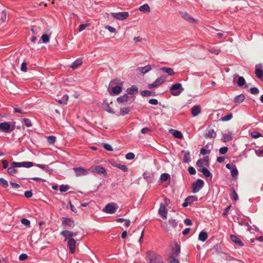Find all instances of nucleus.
Masks as SVG:
<instances>
[{
    "label": "nucleus",
    "instance_id": "28",
    "mask_svg": "<svg viewBox=\"0 0 263 263\" xmlns=\"http://www.w3.org/2000/svg\"><path fill=\"white\" fill-rule=\"evenodd\" d=\"M83 63L82 59H78L76 60L73 64L70 66V67L72 68L73 69H75L77 68L78 67L81 66Z\"/></svg>",
    "mask_w": 263,
    "mask_h": 263
},
{
    "label": "nucleus",
    "instance_id": "16",
    "mask_svg": "<svg viewBox=\"0 0 263 263\" xmlns=\"http://www.w3.org/2000/svg\"><path fill=\"white\" fill-rule=\"evenodd\" d=\"M68 246L69 248L71 253H74L76 249V241L74 239H70L67 240Z\"/></svg>",
    "mask_w": 263,
    "mask_h": 263
},
{
    "label": "nucleus",
    "instance_id": "17",
    "mask_svg": "<svg viewBox=\"0 0 263 263\" xmlns=\"http://www.w3.org/2000/svg\"><path fill=\"white\" fill-rule=\"evenodd\" d=\"M236 77H238V79L237 81V85L239 87H243L246 84V81L244 78L241 76H238L237 74H235L234 75V81L235 80Z\"/></svg>",
    "mask_w": 263,
    "mask_h": 263
},
{
    "label": "nucleus",
    "instance_id": "39",
    "mask_svg": "<svg viewBox=\"0 0 263 263\" xmlns=\"http://www.w3.org/2000/svg\"><path fill=\"white\" fill-rule=\"evenodd\" d=\"M184 153V162H189L190 161V154L189 152H183Z\"/></svg>",
    "mask_w": 263,
    "mask_h": 263
},
{
    "label": "nucleus",
    "instance_id": "29",
    "mask_svg": "<svg viewBox=\"0 0 263 263\" xmlns=\"http://www.w3.org/2000/svg\"><path fill=\"white\" fill-rule=\"evenodd\" d=\"M138 10L140 11L144 12H147L149 13L151 11V8L148 5V4H144L141 6H140Z\"/></svg>",
    "mask_w": 263,
    "mask_h": 263
},
{
    "label": "nucleus",
    "instance_id": "8",
    "mask_svg": "<svg viewBox=\"0 0 263 263\" xmlns=\"http://www.w3.org/2000/svg\"><path fill=\"white\" fill-rule=\"evenodd\" d=\"M166 80L165 77L162 76L160 77L157 78L153 83L148 85V88L149 89L156 87L161 85Z\"/></svg>",
    "mask_w": 263,
    "mask_h": 263
},
{
    "label": "nucleus",
    "instance_id": "13",
    "mask_svg": "<svg viewBox=\"0 0 263 263\" xmlns=\"http://www.w3.org/2000/svg\"><path fill=\"white\" fill-rule=\"evenodd\" d=\"M61 235L65 237V240H68L70 239H73V236H76V234L71 231L64 230L61 232Z\"/></svg>",
    "mask_w": 263,
    "mask_h": 263
},
{
    "label": "nucleus",
    "instance_id": "15",
    "mask_svg": "<svg viewBox=\"0 0 263 263\" xmlns=\"http://www.w3.org/2000/svg\"><path fill=\"white\" fill-rule=\"evenodd\" d=\"M255 74L256 76L263 81V70L261 65H257L255 67Z\"/></svg>",
    "mask_w": 263,
    "mask_h": 263
},
{
    "label": "nucleus",
    "instance_id": "40",
    "mask_svg": "<svg viewBox=\"0 0 263 263\" xmlns=\"http://www.w3.org/2000/svg\"><path fill=\"white\" fill-rule=\"evenodd\" d=\"M231 198L232 200L235 201L237 200L238 199L237 194L233 189L231 190Z\"/></svg>",
    "mask_w": 263,
    "mask_h": 263
},
{
    "label": "nucleus",
    "instance_id": "31",
    "mask_svg": "<svg viewBox=\"0 0 263 263\" xmlns=\"http://www.w3.org/2000/svg\"><path fill=\"white\" fill-rule=\"evenodd\" d=\"M245 99V97L243 95L240 94L237 96L234 99V102L237 104H240L242 103Z\"/></svg>",
    "mask_w": 263,
    "mask_h": 263
},
{
    "label": "nucleus",
    "instance_id": "23",
    "mask_svg": "<svg viewBox=\"0 0 263 263\" xmlns=\"http://www.w3.org/2000/svg\"><path fill=\"white\" fill-rule=\"evenodd\" d=\"M216 136V132L212 129H210L208 130L205 134V137L207 139L215 138Z\"/></svg>",
    "mask_w": 263,
    "mask_h": 263
},
{
    "label": "nucleus",
    "instance_id": "7",
    "mask_svg": "<svg viewBox=\"0 0 263 263\" xmlns=\"http://www.w3.org/2000/svg\"><path fill=\"white\" fill-rule=\"evenodd\" d=\"M90 171L92 173H96L98 174H103L104 176H106V172L105 169L101 166L99 165H93L90 168Z\"/></svg>",
    "mask_w": 263,
    "mask_h": 263
},
{
    "label": "nucleus",
    "instance_id": "43",
    "mask_svg": "<svg viewBox=\"0 0 263 263\" xmlns=\"http://www.w3.org/2000/svg\"><path fill=\"white\" fill-rule=\"evenodd\" d=\"M238 174V170H237L236 167H235L234 168H233V170L231 171V175L233 178H237Z\"/></svg>",
    "mask_w": 263,
    "mask_h": 263
},
{
    "label": "nucleus",
    "instance_id": "59",
    "mask_svg": "<svg viewBox=\"0 0 263 263\" xmlns=\"http://www.w3.org/2000/svg\"><path fill=\"white\" fill-rule=\"evenodd\" d=\"M68 99H69V97L67 95H65L63 96V97L61 99L63 101V104H66L67 103Z\"/></svg>",
    "mask_w": 263,
    "mask_h": 263
},
{
    "label": "nucleus",
    "instance_id": "32",
    "mask_svg": "<svg viewBox=\"0 0 263 263\" xmlns=\"http://www.w3.org/2000/svg\"><path fill=\"white\" fill-rule=\"evenodd\" d=\"M208 238L207 233L204 231H202L200 233L198 236V239L199 240L202 241H204L206 240Z\"/></svg>",
    "mask_w": 263,
    "mask_h": 263
},
{
    "label": "nucleus",
    "instance_id": "33",
    "mask_svg": "<svg viewBox=\"0 0 263 263\" xmlns=\"http://www.w3.org/2000/svg\"><path fill=\"white\" fill-rule=\"evenodd\" d=\"M103 105L104 109L107 112L111 114H114L115 112L114 109L111 108L108 103H104Z\"/></svg>",
    "mask_w": 263,
    "mask_h": 263
},
{
    "label": "nucleus",
    "instance_id": "6",
    "mask_svg": "<svg viewBox=\"0 0 263 263\" xmlns=\"http://www.w3.org/2000/svg\"><path fill=\"white\" fill-rule=\"evenodd\" d=\"M111 15L114 18L118 20L123 21L128 17L129 13L127 12H119L111 13Z\"/></svg>",
    "mask_w": 263,
    "mask_h": 263
},
{
    "label": "nucleus",
    "instance_id": "1",
    "mask_svg": "<svg viewBox=\"0 0 263 263\" xmlns=\"http://www.w3.org/2000/svg\"><path fill=\"white\" fill-rule=\"evenodd\" d=\"M115 84H117V85L111 88V91L109 92L111 95H118L122 91L123 82L120 80L111 81L110 83V87Z\"/></svg>",
    "mask_w": 263,
    "mask_h": 263
},
{
    "label": "nucleus",
    "instance_id": "58",
    "mask_svg": "<svg viewBox=\"0 0 263 263\" xmlns=\"http://www.w3.org/2000/svg\"><path fill=\"white\" fill-rule=\"evenodd\" d=\"M103 147L107 151H112L113 150L111 146L109 144H104Z\"/></svg>",
    "mask_w": 263,
    "mask_h": 263
},
{
    "label": "nucleus",
    "instance_id": "41",
    "mask_svg": "<svg viewBox=\"0 0 263 263\" xmlns=\"http://www.w3.org/2000/svg\"><path fill=\"white\" fill-rule=\"evenodd\" d=\"M116 167L121 170L123 172H127L128 170L127 167L125 165L118 164L115 165Z\"/></svg>",
    "mask_w": 263,
    "mask_h": 263
},
{
    "label": "nucleus",
    "instance_id": "45",
    "mask_svg": "<svg viewBox=\"0 0 263 263\" xmlns=\"http://www.w3.org/2000/svg\"><path fill=\"white\" fill-rule=\"evenodd\" d=\"M47 141L50 144H53L55 141V137L54 136H48L47 137Z\"/></svg>",
    "mask_w": 263,
    "mask_h": 263
},
{
    "label": "nucleus",
    "instance_id": "22",
    "mask_svg": "<svg viewBox=\"0 0 263 263\" xmlns=\"http://www.w3.org/2000/svg\"><path fill=\"white\" fill-rule=\"evenodd\" d=\"M201 112V108L199 105L194 106L191 108V113L193 117L197 116Z\"/></svg>",
    "mask_w": 263,
    "mask_h": 263
},
{
    "label": "nucleus",
    "instance_id": "5",
    "mask_svg": "<svg viewBox=\"0 0 263 263\" xmlns=\"http://www.w3.org/2000/svg\"><path fill=\"white\" fill-rule=\"evenodd\" d=\"M118 205L115 203H110L107 204L103 211L108 214L115 213L118 209Z\"/></svg>",
    "mask_w": 263,
    "mask_h": 263
},
{
    "label": "nucleus",
    "instance_id": "25",
    "mask_svg": "<svg viewBox=\"0 0 263 263\" xmlns=\"http://www.w3.org/2000/svg\"><path fill=\"white\" fill-rule=\"evenodd\" d=\"M231 239L233 242L237 244L238 245H239L240 247H242L243 246V244L242 242V241H241V240L235 235H232L231 236Z\"/></svg>",
    "mask_w": 263,
    "mask_h": 263
},
{
    "label": "nucleus",
    "instance_id": "51",
    "mask_svg": "<svg viewBox=\"0 0 263 263\" xmlns=\"http://www.w3.org/2000/svg\"><path fill=\"white\" fill-rule=\"evenodd\" d=\"M24 123L27 127H30L32 126L31 121L28 119H24Z\"/></svg>",
    "mask_w": 263,
    "mask_h": 263
},
{
    "label": "nucleus",
    "instance_id": "26",
    "mask_svg": "<svg viewBox=\"0 0 263 263\" xmlns=\"http://www.w3.org/2000/svg\"><path fill=\"white\" fill-rule=\"evenodd\" d=\"M128 98V95L127 94H125L122 96L118 97L117 99V101L119 104H123L127 101Z\"/></svg>",
    "mask_w": 263,
    "mask_h": 263
},
{
    "label": "nucleus",
    "instance_id": "57",
    "mask_svg": "<svg viewBox=\"0 0 263 263\" xmlns=\"http://www.w3.org/2000/svg\"><path fill=\"white\" fill-rule=\"evenodd\" d=\"M21 222L22 224H23L24 225L26 226H30V221L27 219H22L21 220Z\"/></svg>",
    "mask_w": 263,
    "mask_h": 263
},
{
    "label": "nucleus",
    "instance_id": "19",
    "mask_svg": "<svg viewBox=\"0 0 263 263\" xmlns=\"http://www.w3.org/2000/svg\"><path fill=\"white\" fill-rule=\"evenodd\" d=\"M167 223L170 224V226H168L167 225H166L165 227V230L167 231H169L171 230V228H176L178 225V222L174 219H170L168 221Z\"/></svg>",
    "mask_w": 263,
    "mask_h": 263
},
{
    "label": "nucleus",
    "instance_id": "38",
    "mask_svg": "<svg viewBox=\"0 0 263 263\" xmlns=\"http://www.w3.org/2000/svg\"><path fill=\"white\" fill-rule=\"evenodd\" d=\"M232 133H228V134L223 135V141L224 142H228L232 140Z\"/></svg>",
    "mask_w": 263,
    "mask_h": 263
},
{
    "label": "nucleus",
    "instance_id": "52",
    "mask_svg": "<svg viewBox=\"0 0 263 263\" xmlns=\"http://www.w3.org/2000/svg\"><path fill=\"white\" fill-rule=\"evenodd\" d=\"M228 147L226 146H223L221 147L219 149V153L220 154L223 155L225 154L228 152Z\"/></svg>",
    "mask_w": 263,
    "mask_h": 263
},
{
    "label": "nucleus",
    "instance_id": "9",
    "mask_svg": "<svg viewBox=\"0 0 263 263\" xmlns=\"http://www.w3.org/2000/svg\"><path fill=\"white\" fill-rule=\"evenodd\" d=\"M204 182L201 179H198L193 184V192L197 193L203 186Z\"/></svg>",
    "mask_w": 263,
    "mask_h": 263
},
{
    "label": "nucleus",
    "instance_id": "46",
    "mask_svg": "<svg viewBox=\"0 0 263 263\" xmlns=\"http://www.w3.org/2000/svg\"><path fill=\"white\" fill-rule=\"evenodd\" d=\"M169 178L170 175L166 173H163L160 176V179L163 181H166Z\"/></svg>",
    "mask_w": 263,
    "mask_h": 263
},
{
    "label": "nucleus",
    "instance_id": "21",
    "mask_svg": "<svg viewBox=\"0 0 263 263\" xmlns=\"http://www.w3.org/2000/svg\"><path fill=\"white\" fill-rule=\"evenodd\" d=\"M180 252V247L176 245L175 247L173 249L171 256H173V258H176V257L178 256Z\"/></svg>",
    "mask_w": 263,
    "mask_h": 263
},
{
    "label": "nucleus",
    "instance_id": "34",
    "mask_svg": "<svg viewBox=\"0 0 263 263\" xmlns=\"http://www.w3.org/2000/svg\"><path fill=\"white\" fill-rule=\"evenodd\" d=\"M172 134L176 138L182 139L183 138V135L181 132L177 130H172Z\"/></svg>",
    "mask_w": 263,
    "mask_h": 263
},
{
    "label": "nucleus",
    "instance_id": "37",
    "mask_svg": "<svg viewBox=\"0 0 263 263\" xmlns=\"http://www.w3.org/2000/svg\"><path fill=\"white\" fill-rule=\"evenodd\" d=\"M41 27L38 26H33L31 29L32 33L34 34H37L40 33L41 31Z\"/></svg>",
    "mask_w": 263,
    "mask_h": 263
},
{
    "label": "nucleus",
    "instance_id": "63",
    "mask_svg": "<svg viewBox=\"0 0 263 263\" xmlns=\"http://www.w3.org/2000/svg\"><path fill=\"white\" fill-rule=\"evenodd\" d=\"M21 69L22 71L26 72L27 70V64L26 63L23 62L21 65Z\"/></svg>",
    "mask_w": 263,
    "mask_h": 263
},
{
    "label": "nucleus",
    "instance_id": "3",
    "mask_svg": "<svg viewBox=\"0 0 263 263\" xmlns=\"http://www.w3.org/2000/svg\"><path fill=\"white\" fill-rule=\"evenodd\" d=\"M15 127V123L14 121L0 123V131L5 133H10L14 130Z\"/></svg>",
    "mask_w": 263,
    "mask_h": 263
},
{
    "label": "nucleus",
    "instance_id": "54",
    "mask_svg": "<svg viewBox=\"0 0 263 263\" xmlns=\"http://www.w3.org/2000/svg\"><path fill=\"white\" fill-rule=\"evenodd\" d=\"M151 94V92L148 90H143L141 92V95L143 97L149 96Z\"/></svg>",
    "mask_w": 263,
    "mask_h": 263
},
{
    "label": "nucleus",
    "instance_id": "55",
    "mask_svg": "<svg viewBox=\"0 0 263 263\" xmlns=\"http://www.w3.org/2000/svg\"><path fill=\"white\" fill-rule=\"evenodd\" d=\"M88 26V24H82L79 26V31L80 32L84 30L87 26Z\"/></svg>",
    "mask_w": 263,
    "mask_h": 263
},
{
    "label": "nucleus",
    "instance_id": "47",
    "mask_svg": "<svg viewBox=\"0 0 263 263\" xmlns=\"http://www.w3.org/2000/svg\"><path fill=\"white\" fill-rule=\"evenodd\" d=\"M251 135L253 138H255V139L258 138L261 136V135L259 133L257 132H252L251 134Z\"/></svg>",
    "mask_w": 263,
    "mask_h": 263
},
{
    "label": "nucleus",
    "instance_id": "14",
    "mask_svg": "<svg viewBox=\"0 0 263 263\" xmlns=\"http://www.w3.org/2000/svg\"><path fill=\"white\" fill-rule=\"evenodd\" d=\"M12 165L13 166L17 167H30L33 166V163L31 162H13L12 163Z\"/></svg>",
    "mask_w": 263,
    "mask_h": 263
},
{
    "label": "nucleus",
    "instance_id": "11",
    "mask_svg": "<svg viewBox=\"0 0 263 263\" xmlns=\"http://www.w3.org/2000/svg\"><path fill=\"white\" fill-rule=\"evenodd\" d=\"M180 15L182 18L190 23L195 24L197 22V21L196 19L194 18L186 12H181Z\"/></svg>",
    "mask_w": 263,
    "mask_h": 263
},
{
    "label": "nucleus",
    "instance_id": "2",
    "mask_svg": "<svg viewBox=\"0 0 263 263\" xmlns=\"http://www.w3.org/2000/svg\"><path fill=\"white\" fill-rule=\"evenodd\" d=\"M147 263H163L164 261L160 255L154 252H148L146 254Z\"/></svg>",
    "mask_w": 263,
    "mask_h": 263
},
{
    "label": "nucleus",
    "instance_id": "4",
    "mask_svg": "<svg viewBox=\"0 0 263 263\" xmlns=\"http://www.w3.org/2000/svg\"><path fill=\"white\" fill-rule=\"evenodd\" d=\"M182 84L179 83H175L170 87V91L174 96H178L183 91Z\"/></svg>",
    "mask_w": 263,
    "mask_h": 263
},
{
    "label": "nucleus",
    "instance_id": "44",
    "mask_svg": "<svg viewBox=\"0 0 263 263\" xmlns=\"http://www.w3.org/2000/svg\"><path fill=\"white\" fill-rule=\"evenodd\" d=\"M233 117V115L232 114H229L221 118V121L223 122L228 121L230 120Z\"/></svg>",
    "mask_w": 263,
    "mask_h": 263
},
{
    "label": "nucleus",
    "instance_id": "62",
    "mask_svg": "<svg viewBox=\"0 0 263 263\" xmlns=\"http://www.w3.org/2000/svg\"><path fill=\"white\" fill-rule=\"evenodd\" d=\"M169 263H179V261L176 258H173V256H170Z\"/></svg>",
    "mask_w": 263,
    "mask_h": 263
},
{
    "label": "nucleus",
    "instance_id": "35",
    "mask_svg": "<svg viewBox=\"0 0 263 263\" xmlns=\"http://www.w3.org/2000/svg\"><path fill=\"white\" fill-rule=\"evenodd\" d=\"M199 171L206 177H209L211 176V173L210 171L206 168L202 167L201 168H199Z\"/></svg>",
    "mask_w": 263,
    "mask_h": 263
},
{
    "label": "nucleus",
    "instance_id": "18",
    "mask_svg": "<svg viewBox=\"0 0 263 263\" xmlns=\"http://www.w3.org/2000/svg\"><path fill=\"white\" fill-rule=\"evenodd\" d=\"M62 226L64 227H67L68 228H70L72 226L73 224V220L70 218L67 217H63L62 218Z\"/></svg>",
    "mask_w": 263,
    "mask_h": 263
},
{
    "label": "nucleus",
    "instance_id": "64",
    "mask_svg": "<svg viewBox=\"0 0 263 263\" xmlns=\"http://www.w3.org/2000/svg\"><path fill=\"white\" fill-rule=\"evenodd\" d=\"M188 171L191 175H195L196 174V171L192 166H190L188 168Z\"/></svg>",
    "mask_w": 263,
    "mask_h": 263
},
{
    "label": "nucleus",
    "instance_id": "12",
    "mask_svg": "<svg viewBox=\"0 0 263 263\" xmlns=\"http://www.w3.org/2000/svg\"><path fill=\"white\" fill-rule=\"evenodd\" d=\"M158 213L163 219H167V211L166 206L163 203H161L160 205Z\"/></svg>",
    "mask_w": 263,
    "mask_h": 263
},
{
    "label": "nucleus",
    "instance_id": "24",
    "mask_svg": "<svg viewBox=\"0 0 263 263\" xmlns=\"http://www.w3.org/2000/svg\"><path fill=\"white\" fill-rule=\"evenodd\" d=\"M126 91L129 95H135L138 92V88L136 86L133 85L130 87L128 88Z\"/></svg>",
    "mask_w": 263,
    "mask_h": 263
},
{
    "label": "nucleus",
    "instance_id": "20",
    "mask_svg": "<svg viewBox=\"0 0 263 263\" xmlns=\"http://www.w3.org/2000/svg\"><path fill=\"white\" fill-rule=\"evenodd\" d=\"M152 69V67L150 65H147L144 67H139L137 68V71L140 72L143 74H145L149 71Z\"/></svg>",
    "mask_w": 263,
    "mask_h": 263
},
{
    "label": "nucleus",
    "instance_id": "60",
    "mask_svg": "<svg viewBox=\"0 0 263 263\" xmlns=\"http://www.w3.org/2000/svg\"><path fill=\"white\" fill-rule=\"evenodd\" d=\"M135 157V155L132 153H128L126 155V158L128 160H131L134 159Z\"/></svg>",
    "mask_w": 263,
    "mask_h": 263
},
{
    "label": "nucleus",
    "instance_id": "30",
    "mask_svg": "<svg viewBox=\"0 0 263 263\" xmlns=\"http://www.w3.org/2000/svg\"><path fill=\"white\" fill-rule=\"evenodd\" d=\"M51 35V32H49V34L45 33L43 34L41 37L42 42L43 43H47L49 42L50 37Z\"/></svg>",
    "mask_w": 263,
    "mask_h": 263
},
{
    "label": "nucleus",
    "instance_id": "53",
    "mask_svg": "<svg viewBox=\"0 0 263 263\" xmlns=\"http://www.w3.org/2000/svg\"><path fill=\"white\" fill-rule=\"evenodd\" d=\"M6 18H7L6 12L5 11H3L1 13V20L3 22H4L6 20Z\"/></svg>",
    "mask_w": 263,
    "mask_h": 263
},
{
    "label": "nucleus",
    "instance_id": "10",
    "mask_svg": "<svg viewBox=\"0 0 263 263\" xmlns=\"http://www.w3.org/2000/svg\"><path fill=\"white\" fill-rule=\"evenodd\" d=\"M73 170L74 171L76 176L77 177H80L82 176L87 175L88 173V171L85 170L83 167H74L73 168Z\"/></svg>",
    "mask_w": 263,
    "mask_h": 263
},
{
    "label": "nucleus",
    "instance_id": "61",
    "mask_svg": "<svg viewBox=\"0 0 263 263\" xmlns=\"http://www.w3.org/2000/svg\"><path fill=\"white\" fill-rule=\"evenodd\" d=\"M250 92L252 94L256 95L259 93V90L256 87H253L250 89Z\"/></svg>",
    "mask_w": 263,
    "mask_h": 263
},
{
    "label": "nucleus",
    "instance_id": "50",
    "mask_svg": "<svg viewBox=\"0 0 263 263\" xmlns=\"http://www.w3.org/2000/svg\"><path fill=\"white\" fill-rule=\"evenodd\" d=\"M0 183L5 187H7L8 186V182L2 178H0Z\"/></svg>",
    "mask_w": 263,
    "mask_h": 263
},
{
    "label": "nucleus",
    "instance_id": "42",
    "mask_svg": "<svg viewBox=\"0 0 263 263\" xmlns=\"http://www.w3.org/2000/svg\"><path fill=\"white\" fill-rule=\"evenodd\" d=\"M12 166L11 167H10L8 168V173L11 175H13L14 174L16 173V171L15 168V167H16V166H13L12 164H11Z\"/></svg>",
    "mask_w": 263,
    "mask_h": 263
},
{
    "label": "nucleus",
    "instance_id": "48",
    "mask_svg": "<svg viewBox=\"0 0 263 263\" xmlns=\"http://www.w3.org/2000/svg\"><path fill=\"white\" fill-rule=\"evenodd\" d=\"M187 199H189V203L191 204L192 203L196 201L198 199L197 197L195 196H189L187 198Z\"/></svg>",
    "mask_w": 263,
    "mask_h": 263
},
{
    "label": "nucleus",
    "instance_id": "49",
    "mask_svg": "<svg viewBox=\"0 0 263 263\" xmlns=\"http://www.w3.org/2000/svg\"><path fill=\"white\" fill-rule=\"evenodd\" d=\"M69 189V186L67 185H61L60 187V190L61 192H66Z\"/></svg>",
    "mask_w": 263,
    "mask_h": 263
},
{
    "label": "nucleus",
    "instance_id": "36",
    "mask_svg": "<svg viewBox=\"0 0 263 263\" xmlns=\"http://www.w3.org/2000/svg\"><path fill=\"white\" fill-rule=\"evenodd\" d=\"M130 111V109L127 107H124L120 109V114L121 116L127 115Z\"/></svg>",
    "mask_w": 263,
    "mask_h": 263
},
{
    "label": "nucleus",
    "instance_id": "56",
    "mask_svg": "<svg viewBox=\"0 0 263 263\" xmlns=\"http://www.w3.org/2000/svg\"><path fill=\"white\" fill-rule=\"evenodd\" d=\"M105 28L107 29L110 32L115 33L116 31V29L115 28L111 27L110 26H106Z\"/></svg>",
    "mask_w": 263,
    "mask_h": 263
},
{
    "label": "nucleus",
    "instance_id": "27",
    "mask_svg": "<svg viewBox=\"0 0 263 263\" xmlns=\"http://www.w3.org/2000/svg\"><path fill=\"white\" fill-rule=\"evenodd\" d=\"M160 70L163 71L168 74V76H172L174 74L173 69L172 68L162 67L160 69Z\"/></svg>",
    "mask_w": 263,
    "mask_h": 263
}]
</instances>
